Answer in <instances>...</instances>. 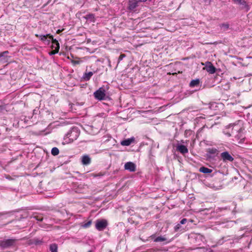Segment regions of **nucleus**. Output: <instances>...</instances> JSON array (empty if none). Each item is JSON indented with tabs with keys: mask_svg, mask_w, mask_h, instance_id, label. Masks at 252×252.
Wrapping results in <instances>:
<instances>
[{
	"mask_svg": "<svg viewBox=\"0 0 252 252\" xmlns=\"http://www.w3.org/2000/svg\"><path fill=\"white\" fill-rule=\"evenodd\" d=\"M87 51L89 52H90V53H94L96 49H95V48H85Z\"/></svg>",
	"mask_w": 252,
	"mask_h": 252,
	"instance_id": "c756f323",
	"label": "nucleus"
},
{
	"mask_svg": "<svg viewBox=\"0 0 252 252\" xmlns=\"http://www.w3.org/2000/svg\"><path fill=\"white\" fill-rule=\"evenodd\" d=\"M93 74L94 73L92 71L85 72L83 75V78L85 81H89Z\"/></svg>",
	"mask_w": 252,
	"mask_h": 252,
	"instance_id": "a211bd4d",
	"label": "nucleus"
},
{
	"mask_svg": "<svg viewBox=\"0 0 252 252\" xmlns=\"http://www.w3.org/2000/svg\"><path fill=\"white\" fill-rule=\"evenodd\" d=\"M72 62L75 64H79L80 63V62L79 61H74Z\"/></svg>",
	"mask_w": 252,
	"mask_h": 252,
	"instance_id": "c9c22d12",
	"label": "nucleus"
},
{
	"mask_svg": "<svg viewBox=\"0 0 252 252\" xmlns=\"http://www.w3.org/2000/svg\"><path fill=\"white\" fill-rule=\"evenodd\" d=\"M203 69L206 70L210 74L214 73L216 70L213 64L210 62H207L205 63V66L203 68Z\"/></svg>",
	"mask_w": 252,
	"mask_h": 252,
	"instance_id": "6e6552de",
	"label": "nucleus"
},
{
	"mask_svg": "<svg viewBox=\"0 0 252 252\" xmlns=\"http://www.w3.org/2000/svg\"><path fill=\"white\" fill-rule=\"evenodd\" d=\"M139 3L140 2H144L146 1L147 0H136Z\"/></svg>",
	"mask_w": 252,
	"mask_h": 252,
	"instance_id": "e433bc0d",
	"label": "nucleus"
},
{
	"mask_svg": "<svg viewBox=\"0 0 252 252\" xmlns=\"http://www.w3.org/2000/svg\"><path fill=\"white\" fill-rule=\"evenodd\" d=\"M62 32V30H58L57 31V33L58 34H60L61 32Z\"/></svg>",
	"mask_w": 252,
	"mask_h": 252,
	"instance_id": "4c0bfd02",
	"label": "nucleus"
},
{
	"mask_svg": "<svg viewBox=\"0 0 252 252\" xmlns=\"http://www.w3.org/2000/svg\"><path fill=\"white\" fill-rule=\"evenodd\" d=\"M35 35L46 45H49L53 40V36L50 34H35Z\"/></svg>",
	"mask_w": 252,
	"mask_h": 252,
	"instance_id": "20e7f679",
	"label": "nucleus"
},
{
	"mask_svg": "<svg viewBox=\"0 0 252 252\" xmlns=\"http://www.w3.org/2000/svg\"><path fill=\"white\" fill-rule=\"evenodd\" d=\"M199 172L205 173V174H209L211 173L212 172V170L207 168L204 166L201 167L199 169Z\"/></svg>",
	"mask_w": 252,
	"mask_h": 252,
	"instance_id": "f3484780",
	"label": "nucleus"
},
{
	"mask_svg": "<svg viewBox=\"0 0 252 252\" xmlns=\"http://www.w3.org/2000/svg\"><path fill=\"white\" fill-rule=\"evenodd\" d=\"M79 133L76 128H72L65 136L64 139L68 138V142H72L79 136Z\"/></svg>",
	"mask_w": 252,
	"mask_h": 252,
	"instance_id": "f03ea898",
	"label": "nucleus"
},
{
	"mask_svg": "<svg viewBox=\"0 0 252 252\" xmlns=\"http://www.w3.org/2000/svg\"><path fill=\"white\" fill-rule=\"evenodd\" d=\"M50 250L51 252H58V246L56 244H52L50 245Z\"/></svg>",
	"mask_w": 252,
	"mask_h": 252,
	"instance_id": "6ab92c4d",
	"label": "nucleus"
},
{
	"mask_svg": "<svg viewBox=\"0 0 252 252\" xmlns=\"http://www.w3.org/2000/svg\"><path fill=\"white\" fill-rule=\"evenodd\" d=\"M219 153V150L215 148H210L207 150V155L209 158H211L213 156L214 157L217 156Z\"/></svg>",
	"mask_w": 252,
	"mask_h": 252,
	"instance_id": "9d476101",
	"label": "nucleus"
},
{
	"mask_svg": "<svg viewBox=\"0 0 252 252\" xmlns=\"http://www.w3.org/2000/svg\"><path fill=\"white\" fill-rule=\"evenodd\" d=\"M166 240V238H165L163 236H158L157 237H156L154 241L155 242H163V241H165Z\"/></svg>",
	"mask_w": 252,
	"mask_h": 252,
	"instance_id": "aec40b11",
	"label": "nucleus"
},
{
	"mask_svg": "<svg viewBox=\"0 0 252 252\" xmlns=\"http://www.w3.org/2000/svg\"><path fill=\"white\" fill-rule=\"evenodd\" d=\"M200 84V80L199 79H196L194 80H192L190 81L189 83V86L190 87H195L199 86Z\"/></svg>",
	"mask_w": 252,
	"mask_h": 252,
	"instance_id": "dca6fc26",
	"label": "nucleus"
},
{
	"mask_svg": "<svg viewBox=\"0 0 252 252\" xmlns=\"http://www.w3.org/2000/svg\"><path fill=\"white\" fill-rule=\"evenodd\" d=\"M9 214V212H0V218L1 217L3 216Z\"/></svg>",
	"mask_w": 252,
	"mask_h": 252,
	"instance_id": "473e14b6",
	"label": "nucleus"
},
{
	"mask_svg": "<svg viewBox=\"0 0 252 252\" xmlns=\"http://www.w3.org/2000/svg\"><path fill=\"white\" fill-rule=\"evenodd\" d=\"M220 27L221 29H223V30H225L228 29L229 28V24H222L220 25Z\"/></svg>",
	"mask_w": 252,
	"mask_h": 252,
	"instance_id": "bb28decb",
	"label": "nucleus"
},
{
	"mask_svg": "<svg viewBox=\"0 0 252 252\" xmlns=\"http://www.w3.org/2000/svg\"><path fill=\"white\" fill-rule=\"evenodd\" d=\"M181 228V224L179 223L176 224L174 227L175 231H178Z\"/></svg>",
	"mask_w": 252,
	"mask_h": 252,
	"instance_id": "c85d7f7f",
	"label": "nucleus"
},
{
	"mask_svg": "<svg viewBox=\"0 0 252 252\" xmlns=\"http://www.w3.org/2000/svg\"><path fill=\"white\" fill-rule=\"evenodd\" d=\"M224 242L223 241H222V240H219V241L218 242V244L219 245H221L223 244V243Z\"/></svg>",
	"mask_w": 252,
	"mask_h": 252,
	"instance_id": "f704fd0d",
	"label": "nucleus"
},
{
	"mask_svg": "<svg viewBox=\"0 0 252 252\" xmlns=\"http://www.w3.org/2000/svg\"><path fill=\"white\" fill-rule=\"evenodd\" d=\"M126 55L125 54H121L118 59V62L119 63L121 61H122L125 57Z\"/></svg>",
	"mask_w": 252,
	"mask_h": 252,
	"instance_id": "7c9ffc66",
	"label": "nucleus"
},
{
	"mask_svg": "<svg viewBox=\"0 0 252 252\" xmlns=\"http://www.w3.org/2000/svg\"><path fill=\"white\" fill-rule=\"evenodd\" d=\"M33 218L35 219L37 221H41L43 220V217L39 216H34Z\"/></svg>",
	"mask_w": 252,
	"mask_h": 252,
	"instance_id": "cd10ccee",
	"label": "nucleus"
},
{
	"mask_svg": "<svg viewBox=\"0 0 252 252\" xmlns=\"http://www.w3.org/2000/svg\"><path fill=\"white\" fill-rule=\"evenodd\" d=\"M108 225V222L105 219H98L95 221V228L98 231H102Z\"/></svg>",
	"mask_w": 252,
	"mask_h": 252,
	"instance_id": "423d86ee",
	"label": "nucleus"
},
{
	"mask_svg": "<svg viewBox=\"0 0 252 252\" xmlns=\"http://www.w3.org/2000/svg\"><path fill=\"white\" fill-rule=\"evenodd\" d=\"M18 240L14 238L6 239L0 241V248L1 250L16 248Z\"/></svg>",
	"mask_w": 252,
	"mask_h": 252,
	"instance_id": "f257e3e1",
	"label": "nucleus"
},
{
	"mask_svg": "<svg viewBox=\"0 0 252 252\" xmlns=\"http://www.w3.org/2000/svg\"><path fill=\"white\" fill-rule=\"evenodd\" d=\"M214 44L216 45H217L218 44V42H216Z\"/></svg>",
	"mask_w": 252,
	"mask_h": 252,
	"instance_id": "ea45409f",
	"label": "nucleus"
},
{
	"mask_svg": "<svg viewBox=\"0 0 252 252\" xmlns=\"http://www.w3.org/2000/svg\"><path fill=\"white\" fill-rule=\"evenodd\" d=\"M187 221V219H183L180 221V223L181 224H185Z\"/></svg>",
	"mask_w": 252,
	"mask_h": 252,
	"instance_id": "2f4dec72",
	"label": "nucleus"
},
{
	"mask_svg": "<svg viewBox=\"0 0 252 252\" xmlns=\"http://www.w3.org/2000/svg\"><path fill=\"white\" fill-rule=\"evenodd\" d=\"M85 18L91 22L94 21V15L93 14H89L86 16Z\"/></svg>",
	"mask_w": 252,
	"mask_h": 252,
	"instance_id": "412c9836",
	"label": "nucleus"
},
{
	"mask_svg": "<svg viewBox=\"0 0 252 252\" xmlns=\"http://www.w3.org/2000/svg\"><path fill=\"white\" fill-rule=\"evenodd\" d=\"M106 89L104 87H101L94 93V98L98 100L105 99L106 96Z\"/></svg>",
	"mask_w": 252,
	"mask_h": 252,
	"instance_id": "7ed1b4c3",
	"label": "nucleus"
},
{
	"mask_svg": "<svg viewBox=\"0 0 252 252\" xmlns=\"http://www.w3.org/2000/svg\"><path fill=\"white\" fill-rule=\"evenodd\" d=\"M176 150L182 154H187L189 152L187 147L183 145L177 144L176 146Z\"/></svg>",
	"mask_w": 252,
	"mask_h": 252,
	"instance_id": "f8f14e48",
	"label": "nucleus"
},
{
	"mask_svg": "<svg viewBox=\"0 0 252 252\" xmlns=\"http://www.w3.org/2000/svg\"><path fill=\"white\" fill-rule=\"evenodd\" d=\"M234 2L237 3L238 4L241 5L242 8L243 9H245L247 11L249 10V7L248 4L246 3V2L245 0H233Z\"/></svg>",
	"mask_w": 252,
	"mask_h": 252,
	"instance_id": "ddd939ff",
	"label": "nucleus"
},
{
	"mask_svg": "<svg viewBox=\"0 0 252 252\" xmlns=\"http://www.w3.org/2000/svg\"><path fill=\"white\" fill-rule=\"evenodd\" d=\"M88 252H92V251L90 250V251H88Z\"/></svg>",
	"mask_w": 252,
	"mask_h": 252,
	"instance_id": "37998d69",
	"label": "nucleus"
},
{
	"mask_svg": "<svg viewBox=\"0 0 252 252\" xmlns=\"http://www.w3.org/2000/svg\"><path fill=\"white\" fill-rule=\"evenodd\" d=\"M5 108L3 105H0V112L4 110Z\"/></svg>",
	"mask_w": 252,
	"mask_h": 252,
	"instance_id": "72a5a7b5",
	"label": "nucleus"
},
{
	"mask_svg": "<svg viewBox=\"0 0 252 252\" xmlns=\"http://www.w3.org/2000/svg\"><path fill=\"white\" fill-rule=\"evenodd\" d=\"M40 242H40V241H36V242H35V243H36V244H37L40 243Z\"/></svg>",
	"mask_w": 252,
	"mask_h": 252,
	"instance_id": "58836bf2",
	"label": "nucleus"
},
{
	"mask_svg": "<svg viewBox=\"0 0 252 252\" xmlns=\"http://www.w3.org/2000/svg\"><path fill=\"white\" fill-rule=\"evenodd\" d=\"M237 126H234L232 128V134H231L229 133L228 135L229 136H230L232 135H235V137L236 138H237V139H240L241 140H242L243 139V138H241L242 135L241 134V132L242 130V128H237Z\"/></svg>",
	"mask_w": 252,
	"mask_h": 252,
	"instance_id": "0eeeda50",
	"label": "nucleus"
},
{
	"mask_svg": "<svg viewBox=\"0 0 252 252\" xmlns=\"http://www.w3.org/2000/svg\"><path fill=\"white\" fill-rule=\"evenodd\" d=\"M51 42H52L53 44H54L57 46V47H60V44L58 41L53 38V40H51Z\"/></svg>",
	"mask_w": 252,
	"mask_h": 252,
	"instance_id": "a878e982",
	"label": "nucleus"
},
{
	"mask_svg": "<svg viewBox=\"0 0 252 252\" xmlns=\"http://www.w3.org/2000/svg\"><path fill=\"white\" fill-rule=\"evenodd\" d=\"M81 162L82 164L87 165L91 163V159L88 155H84L82 157Z\"/></svg>",
	"mask_w": 252,
	"mask_h": 252,
	"instance_id": "4468645a",
	"label": "nucleus"
},
{
	"mask_svg": "<svg viewBox=\"0 0 252 252\" xmlns=\"http://www.w3.org/2000/svg\"><path fill=\"white\" fill-rule=\"evenodd\" d=\"M220 157L221 158V159L224 163L232 162L234 160L232 154H230L227 151H224L222 152L220 155Z\"/></svg>",
	"mask_w": 252,
	"mask_h": 252,
	"instance_id": "39448f33",
	"label": "nucleus"
},
{
	"mask_svg": "<svg viewBox=\"0 0 252 252\" xmlns=\"http://www.w3.org/2000/svg\"><path fill=\"white\" fill-rule=\"evenodd\" d=\"M134 141V138H130L121 141V144L123 146H129Z\"/></svg>",
	"mask_w": 252,
	"mask_h": 252,
	"instance_id": "2eb2a0df",
	"label": "nucleus"
},
{
	"mask_svg": "<svg viewBox=\"0 0 252 252\" xmlns=\"http://www.w3.org/2000/svg\"><path fill=\"white\" fill-rule=\"evenodd\" d=\"M125 169L129 172H134L136 170V165L133 162L129 161L125 164Z\"/></svg>",
	"mask_w": 252,
	"mask_h": 252,
	"instance_id": "1a4fd4ad",
	"label": "nucleus"
},
{
	"mask_svg": "<svg viewBox=\"0 0 252 252\" xmlns=\"http://www.w3.org/2000/svg\"><path fill=\"white\" fill-rule=\"evenodd\" d=\"M91 224H92V220H89L86 223H84V224H83L82 225V226L85 228H88L91 226Z\"/></svg>",
	"mask_w": 252,
	"mask_h": 252,
	"instance_id": "b1692460",
	"label": "nucleus"
},
{
	"mask_svg": "<svg viewBox=\"0 0 252 252\" xmlns=\"http://www.w3.org/2000/svg\"><path fill=\"white\" fill-rule=\"evenodd\" d=\"M106 89L108 90L109 89V87L107 86H106Z\"/></svg>",
	"mask_w": 252,
	"mask_h": 252,
	"instance_id": "79ce46f5",
	"label": "nucleus"
},
{
	"mask_svg": "<svg viewBox=\"0 0 252 252\" xmlns=\"http://www.w3.org/2000/svg\"><path fill=\"white\" fill-rule=\"evenodd\" d=\"M50 47L53 48V47H54V46H53V45H52L50 46Z\"/></svg>",
	"mask_w": 252,
	"mask_h": 252,
	"instance_id": "a19ab883",
	"label": "nucleus"
},
{
	"mask_svg": "<svg viewBox=\"0 0 252 252\" xmlns=\"http://www.w3.org/2000/svg\"><path fill=\"white\" fill-rule=\"evenodd\" d=\"M139 2L136 0H129L128 8L129 10H134L138 6Z\"/></svg>",
	"mask_w": 252,
	"mask_h": 252,
	"instance_id": "9b49d317",
	"label": "nucleus"
},
{
	"mask_svg": "<svg viewBox=\"0 0 252 252\" xmlns=\"http://www.w3.org/2000/svg\"><path fill=\"white\" fill-rule=\"evenodd\" d=\"M51 154L53 156H57L59 154V150L57 147H54L51 150Z\"/></svg>",
	"mask_w": 252,
	"mask_h": 252,
	"instance_id": "4be33fe9",
	"label": "nucleus"
},
{
	"mask_svg": "<svg viewBox=\"0 0 252 252\" xmlns=\"http://www.w3.org/2000/svg\"><path fill=\"white\" fill-rule=\"evenodd\" d=\"M59 49L60 48H55V50L49 52V55L50 56H52L56 54V53H58L59 52Z\"/></svg>",
	"mask_w": 252,
	"mask_h": 252,
	"instance_id": "393cba45",
	"label": "nucleus"
},
{
	"mask_svg": "<svg viewBox=\"0 0 252 252\" xmlns=\"http://www.w3.org/2000/svg\"><path fill=\"white\" fill-rule=\"evenodd\" d=\"M8 54V51H4V52H3L2 53H0V60H2V58H3V59H4V58L5 57H7V54Z\"/></svg>",
	"mask_w": 252,
	"mask_h": 252,
	"instance_id": "5701e85b",
	"label": "nucleus"
}]
</instances>
